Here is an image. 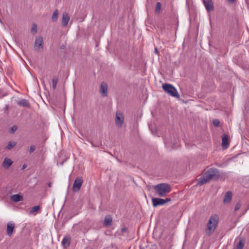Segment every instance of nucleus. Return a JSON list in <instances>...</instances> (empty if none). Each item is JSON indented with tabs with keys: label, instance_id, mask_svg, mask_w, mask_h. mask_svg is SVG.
Listing matches in <instances>:
<instances>
[{
	"label": "nucleus",
	"instance_id": "7",
	"mask_svg": "<svg viewBox=\"0 0 249 249\" xmlns=\"http://www.w3.org/2000/svg\"><path fill=\"white\" fill-rule=\"evenodd\" d=\"M124 122V116L122 113L117 111L115 115V123L117 126L121 127L122 126Z\"/></svg>",
	"mask_w": 249,
	"mask_h": 249
},
{
	"label": "nucleus",
	"instance_id": "5",
	"mask_svg": "<svg viewBox=\"0 0 249 249\" xmlns=\"http://www.w3.org/2000/svg\"><path fill=\"white\" fill-rule=\"evenodd\" d=\"M34 49L35 51L37 52H42L43 50V38L41 36H39L36 38Z\"/></svg>",
	"mask_w": 249,
	"mask_h": 249
},
{
	"label": "nucleus",
	"instance_id": "16",
	"mask_svg": "<svg viewBox=\"0 0 249 249\" xmlns=\"http://www.w3.org/2000/svg\"><path fill=\"white\" fill-rule=\"evenodd\" d=\"M18 105L23 107H30V105L29 101L26 99H21L18 102Z\"/></svg>",
	"mask_w": 249,
	"mask_h": 249
},
{
	"label": "nucleus",
	"instance_id": "25",
	"mask_svg": "<svg viewBox=\"0 0 249 249\" xmlns=\"http://www.w3.org/2000/svg\"><path fill=\"white\" fill-rule=\"evenodd\" d=\"M37 28L36 24H33L32 26L31 32L33 34H36L37 33Z\"/></svg>",
	"mask_w": 249,
	"mask_h": 249
},
{
	"label": "nucleus",
	"instance_id": "30",
	"mask_svg": "<svg viewBox=\"0 0 249 249\" xmlns=\"http://www.w3.org/2000/svg\"><path fill=\"white\" fill-rule=\"evenodd\" d=\"M18 129V127L16 125H14L13 126H12V127H11V132L14 133Z\"/></svg>",
	"mask_w": 249,
	"mask_h": 249
},
{
	"label": "nucleus",
	"instance_id": "10",
	"mask_svg": "<svg viewBox=\"0 0 249 249\" xmlns=\"http://www.w3.org/2000/svg\"><path fill=\"white\" fill-rule=\"evenodd\" d=\"M70 20V16L67 13H64L62 15L61 24L62 26L66 27L68 25Z\"/></svg>",
	"mask_w": 249,
	"mask_h": 249
},
{
	"label": "nucleus",
	"instance_id": "32",
	"mask_svg": "<svg viewBox=\"0 0 249 249\" xmlns=\"http://www.w3.org/2000/svg\"><path fill=\"white\" fill-rule=\"evenodd\" d=\"M27 167V165L24 164L22 165V169L23 170L24 169H25Z\"/></svg>",
	"mask_w": 249,
	"mask_h": 249
},
{
	"label": "nucleus",
	"instance_id": "28",
	"mask_svg": "<svg viewBox=\"0 0 249 249\" xmlns=\"http://www.w3.org/2000/svg\"><path fill=\"white\" fill-rule=\"evenodd\" d=\"M241 204L240 203H237L235 206V207H234V211H238L240 208H241Z\"/></svg>",
	"mask_w": 249,
	"mask_h": 249
},
{
	"label": "nucleus",
	"instance_id": "31",
	"mask_svg": "<svg viewBox=\"0 0 249 249\" xmlns=\"http://www.w3.org/2000/svg\"><path fill=\"white\" fill-rule=\"evenodd\" d=\"M235 0H228V1L230 3H232L234 2Z\"/></svg>",
	"mask_w": 249,
	"mask_h": 249
},
{
	"label": "nucleus",
	"instance_id": "19",
	"mask_svg": "<svg viewBox=\"0 0 249 249\" xmlns=\"http://www.w3.org/2000/svg\"><path fill=\"white\" fill-rule=\"evenodd\" d=\"M40 207L39 205L33 207L30 211V213L35 215H36L37 211L40 209Z\"/></svg>",
	"mask_w": 249,
	"mask_h": 249
},
{
	"label": "nucleus",
	"instance_id": "14",
	"mask_svg": "<svg viewBox=\"0 0 249 249\" xmlns=\"http://www.w3.org/2000/svg\"><path fill=\"white\" fill-rule=\"evenodd\" d=\"M232 198V193L231 191L227 192L224 196L223 199V202L224 203H227L231 202Z\"/></svg>",
	"mask_w": 249,
	"mask_h": 249
},
{
	"label": "nucleus",
	"instance_id": "12",
	"mask_svg": "<svg viewBox=\"0 0 249 249\" xmlns=\"http://www.w3.org/2000/svg\"><path fill=\"white\" fill-rule=\"evenodd\" d=\"M13 163V162L11 159L5 158L2 163V166L4 169H7L10 168Z\"/></svg>",
	"mask_w": 249,
	"mask_h": 249
},
{
	"label": "nucleus",
	"instance_id": "20",
	"mask_svg": "<svg viewBox=\"0 0 249 249\" xmlns=\"http://www.w3.org/2000/svg\"><path fill=\"white\" fill-rule=\"evenodd\" d=\"M59 12L57 9H56L53 12L52 16V20L53 22H56L58 19Z\"/></svg>",
	"mask_w": 249,
	"mask_h": 249
},
{
	"label": "nucleus",
	"instance_id": "27",
	"mask_svg": "<svg viewBox=\"0 0 249 249\" xmlns=\"http://www.w3.org/2000/svg\"><path fill=\"white\" fill-rule=\"evenodd\" d=\"M213 124L214 126H218L220 124V121L218 119H214L213 120Z\"/></svg>",
	"mask_w": 249,
	"mask_h": 249
},
{
	"label": "nucleus",
	"instance_id": "33",
	"mask_svg": "<svg viewBox=\"0 0 249 249\" xmlns=\"http://www.w3.org/2000/svg\"><path fill=\"white\" fill-rule=\"evenodd\" d=\"M126 231V229L125 228H122V232H125Z\"/></svg>",
	"mask_w": 249,
	"mask_h": 249
},
{
	"label": "nucleus",
	"instance_id": "9",
	"mask_svg": "<svg viewBox=\"0 0 249 249\" xmlns=\"http://www.w3.org/2000/svg\"><path fill=\"white\" fill-rule=\"evenodd\" d=\"M203 2L208 12L213 10L214 6L212 0H203Z\"/></svg>",
	"mask_w": 249,
	"mask_h": 249
},
{
	"label": "nucleus",
	"instance_id": "8",
	"mask_svg": "<svg viewBox=\"0 0 249 249\" xmlns=\"http://www.w3.org/2000/svg\"><path fill=\"white\" fill-rule=\"evenodd\" d=\"M83 179L81 178H77L73 184L72 190L74 192L78 191L82 185Z\"/></svg>",
	"mask_w": 249,
	"mask_h": 249
},
{
	"label": "nucleus",
	"instance_id": "6",
	"mask_svg": "<svg viewBox=\"0 0 249 249\" xmlns=\"http://www.w3.org/2000/svg\"><path fill=\"white\" fill-rule=\"evenodd\" d=\"M171 198H166V199H162L160 198H153L152 199V205L154 207H157L158 206L163 205L165 203L170 202Z\"/></svg>",
	"mask_w": 249,
	"mask_h": 249
},
{
	"label": "nucleus",
	"instance_id": "4",
	"mask_svg": "<svg viewBox=\"0 0 249 249\" xmlns=\"http://www.w3.org/2000/svg\"><path fill=\"white\" fill-rule=\"evenodd\" d=\"M162 88L166 93H168L173 97H176L177 98H179V95L178 94L177 89L172 85L169 84H163Z\"/></svg>",
	"mask_w": 249,
	"mask_h": 249
},
{
	"label": "nucleus",
	"instance_id": "15",
	"mask_svg": "<svg viewBox=\"0 0 249 249\" xmlns=\"http://www.w3.org/2000/svg\"><path fill=\"white\" fill-rule=\"evenodd\" d=\"M112 221V218L111 216L109 215H106L104 221V226L105 227H107L111 225Z\"/></svg>",
	"mask_w": 249,
	"mask_h": 249
},
{
	"label": "nucleus",
	"instance_id": "23",
	"mask_svg": "<svg viewBox=\"0 0 249 249\" xmlns=\"http://www.w3.org/2000/svg\"><path fill=\"white\" fill-rule=\"evenodd\" d=\"M16 145V143L14 142H9L6 146L7 149H11L13 148Z\"/></svg>",
	"mask_w": 249,
	"mask_h": 249
},
{
	"label": "nucleus",
	"instance_id": "13",
	"mask_svg": "<svg viewBox=\"0 0 249 249\" xmlns=\"http://www.w3.org/2000/svg\"><path fill=\"white\" fill-rule=\"evenodd\" d=\"M100 92L102 94L103 96L105 97L107 96V84L105 83L104 82H103L101 84Z\"/></svg>",
	"mask_w": 249,
	"mask_h": 249
},
{
	"label": "nucleus",
	"instance_id": "26",
	"mask_svg": "<svg viewBox=\"0 0 249 249\" xmlns=\"http://www.w3.org/2000/svg\"><path fill=\"white\" fill-rule=\"evenodd\" d=\"M58 82V78L55 77L53 78L52 80V84H53V89H55L56 87V85Z\"/></svg>",
	"mask_w": 249,
	"mask_h": 249
},
{
	"label": "nucleus",
	"instance_id": "11",
	"mask_svg": "<svg viewBox=\"0 0 249 249\" xmlns=\"http://www.w3.org/2000/svg\"><path fill=\"white\" fill-rule=\"evenodd\" d=\"M15 228V224L12 221L9 222L7 225V234L9 236H11Z\"/></svg>",
	"mask_w": 249,
	"mask_h": 249
},
{
	"label": "nucleus",
	"instance_id": "35",
	"mask_svg": "<svg viewBox=\"0 0 249 249\" xmlns=\"http://www.w3.org/2000/svg\"><path fill=\"white\" fill-rule=\"evenodd\" d=\"M49 186L50 187H51V183H49Z\"/></svg>",
	"mask_w": 249,
	"mask_h": 249
},
{
	"label": "nucleus",
	"instance_id": "2",
	"mask_svg": "<svg viewBox=\"0 0 249 249\" xmlns=\"http://www.w3.org/2000/svg\"><path fill=\"white\" fill-rule=\"evenodd\" d=\"M219 216L216 214H212L209 218L206 224V234L208 236L211 235L218 226Z\"/></svg>",
	"mask_w": 249,
	"mask_h": 249
},
{
	"label": "nucleus",
	"instance_id": "21",
	"mask_svg": "<svg viewBox=\"0 0 249 249\" xmlns=\"http://www.w3.org/2000/svg\"><path fill=\"white\" fill-rule=\"evenodd\" d=\"M62 244L65 247H68L70 244V239L68 237H64L62 240Z\"/></svg>",
	"mask_w": 249,
	"mask_h": 249
},
{
	"label": "nucleus",
	"instance_id": "29",
	"mask_svg": "<svg viewBox=\"0 0 249 249\" xmlns=\"http://www.w3.org/2000/svg\"><path fill=\"white\" fill-rule=\"evenodd\" d=\"M36 149V146L35 145H32L30 146V149H29V152L30 153H32L33 152H34Z\"/></svg>",
	"mask_w": 249,
	"mask_h": 249
},
{
	"label": "nucleus",
	"instance_id": "17",
	"mask_svg": "<svg viewBox=\"0 0 249 249\" xmlns=\"http://www.w3.org/2000/svg\"><path fill=\"white\" fill-rule=\"evenodd\" d=\"M222 145L223 147L227 148L228 145V137L226 135H224L222 138Z\"/></svg>",
	"mask_w": 249,
	"mask_h": 249
},
{
	"label": "nucleus",
	"instance_id": "3",
	"mask_svg": "<svg viewBox=\"0 0 249 249\" xmlns=\"http://www.w3.org/2000/svg\"><path fill=\"white\" fill-rule=\"evenodd\" d=\"M157 196L160 197H163L170 192L171 186L168 183H160L152 187Z\"/></svg>",
	"mask_w": 249,
	"mask_h": 249
},
{
	"label": "nucleus",
	"instance_id": "24",
	"mask_svg": "<svg viewBox=\"0 0 249 249\" xmlns=\"http://www.w3.org/2000/svg\"><path fill=\"white\" fill-rule=\"evenodd\" d=\"M161 3L160 2H158L156 3V8H155V12L157 13H159L160 12V9H161Z\"/></svg>",
	"mask_w": 249,
	"mask_h": 249
},
{
	"label": "nucleus",
	"instance_id": "34",
	"mask_svg": "<svg viewBox=\"0 0 249 249\" xmlns=\"http://www.w3.org/2000/svg\"><path fill=\"white\" fill-rule=\"evenodd\" d=\"M155 53H158V48H157V47H156V48H155Z\"/></svg>",
	"mask_w": 249,
	"mask_h": 249
},
{
	"label": "nucleus",
	"instance_id": "1",
	"mask_svg": "<svg viewBox=\"0 0 249 249\" xmlns=\"http://www.w3.org/2000/svg\"><path fill=\"white\" fill-rule=\"evenodd\" d=\"M220 175L218 170L214 168L208 169L203 175L198 179L197 185H202L211 179H214L219 178Z\"/></svg>",
	"mask_w": 249,
	"mask_h": 249
},
{
	"label": "nucleus",
	"instance_id": "22",
	"mask_svg": "<svg viewBox=\"0 0 249 249\" xmlns=\"http://www.w3.org/2000/svg\"><path fill=\"white\" fill-rule=\"evenodd\" d=\"M245 241L243 240H240L236 246V249H242L244 246Z\"/></svg>",
	"mask_w": 249,
	"mask_h": 249
},
{
	"label": "nucleus",
	"instance_id": "18",
	"mask_svg": "<svg viewBox=\"0 0 249 249\" xmlns=\"http://www.w3.org/2000/svg\"><path fill=\"white\" fill-rule=\"evenodd\" d=\"M11 199L14 202H18L23 200V196L19 194L13 195L11 196Z\"/></svg>",
	"mask_w": 249,
	"mask_h": 249
}]
</instances>
